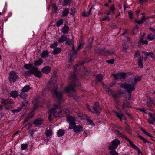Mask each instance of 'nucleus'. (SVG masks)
I'll return each instance as SVG.
<instances>
[{"instance_id": "72a5a7b5", "label": "nucleus", "mask_w": 155, "mask_h": 155, "mask_svg": "<svg viewBox=\"0 0 155 155\" xmlns=\"http://www.w3.org/2000/svg\"><path fill=\"white\" fill-rule=\"evenodd\" d=\"M141 78V77L140 76H137L135 77L134 78V81L132 82L133 83V84L135 85L137 82L140 80Z\"/></svg>"}, {"instance_id": "ea45409f", "label": "nucleus", "mask_w": 155, "mask_h": 155, "mask_svg": "<svg viewBox=\"0 0 155 155\" xmlns=\"http://www.w3.org/2000/svg\"><path fill=\"white\" fill-rule=\"evenodd\" d=\"M86 119L90 124L91 125H94L93 121L90 119V118L89 117L87 116Z\"/></svg>"}, {"instance_id": "13d9d810", "label": "nucleus", "mask_w": 155, "mask_h": 155, "mask_svg": "<svg viewBox=\"0 0 155 155\" xmlns=\"http://www.w3.org/2000/svg\"><path fill=\"white\" fill-rule=\"evenodd\" d=\"M57 45V43L54 42L53 44H51L50 45V47L51 48H54Z\"/></svg>"}, {"instance_id": "4468645a", "label": "nucleus", "mask_w": 155, "mask_h": 155, "mask_svg": "<svg viewBox=\"0 0 155 155\" xmlns=\"http://www.w3.org/2000/svg\"><path fill=\"white\" fill-rule=\"evenodd\" d=\"M43 120L40 118L35 119L33 122V124L35 125L38 126L41 125L42 123Z\"/></svg>"}, {"instance_id": "a211bd4d", "label": "nucleus", "mask_w": 155, "mask_h": 155, "mask_svg": "<svg viewBox=\"0 0 155 155\" xmlns=\"http://www.w3.org/2000/svg\"><path fill=\"white\" fill-rule=\"evenodd\" d=\"M68 39V38L65 35H63L58 39V42L59 43H62L66 41Z\"/></svg>"}, {"instance_id": "bf43d9fd", "label": "nucleus", "mask_w": 155, "mask_h": 155, "mask_svg": "<svg viewBox=\"0 0 155 155\" xmlns=\"http://www.w3.org/2000/svg\"><path fill=\"white\" fill-rule=\"evenodd\" d=\"M114 59H113L106 61L107 63L110 64H113L114 62Z\"/></svg>"}, {"instance_id": "6ab92c4d", "label": "nucleus", "mask_w": 155, "mask_h": 155, "mask_svg": "<svg viewBox=\"0 0 155 155\" xmlns=\"http://www.w3.org/2000/svg\"><path fill=\"white\" fill-rule=\"evenodd\" d=\"M61 51V49L60 48H56L54 49L52 53L54 55H55L60 53Z\"/></svg>"}, {"instance_id": "9d476101", "label": "nucleus", "mask_w": 155, "mask_h": 155, "mask_svg": "<svg viewBox=\"0 0 155 155\" xmlns=\"http://www.w3.org/2000/svg\"><path fill=\"white\" fill-rule=\"evenodd\" d=\"M88 109L91 112L93 113H95L97 114H99L101 112V107H100L98 102L95 103L94 104L93 106V109L94 112L91 111V110L88 107Z\"/></svg>"}, {"instance_id": "338daca9", "label": "nucleus", "mask_w": 155, "mask_h": 155, "mask_svg": "<svg viewBox=\"0 0 155 155\" xmlns=\"http://www.w3.org/2000/svg\"><path fill=\"white\" fill-rule=\"evenodd\" d=\"M148 122L150 124H152L153 123V121L150 119L148 120Z\"/></svg>"}, {"instance_id": "ddd939ff", "label": "nucleus", "mask_w": 155, "mask_h": 155, "mask_svg": "<svg viewBox=\"0 0 155 155\" xmlns=\"http://www.w3.org/2000/svg\"><path fill=\"white\" fill-rule=\"evenodd\" d=\"M131 107L130 104L128 101L125 99H124L122 105V109H124L125 108H131Z\"/></svg>"}, {"instance_id": "412c9836", "label": "nucleus", "mask_w": 155, "mask_h": 155, "mask_svg": "<svg viewBox=\"0 0 155 155\" xmlns=\"http://www.w3.org/2000/svg\"><path fill=\"white\" fill-rule=\"evenodd\" d=\"M115 10L114 6V5L113 4L112 5L110 6V10L107 12V15L110 14H113L114 13V10Z\"/></svg>"}, {"instance_id": "e2e57ef3", "label": "nucleus", "mask_w": 155, "mask_h": 155, "mask_svg": "<svg viewBox=\"0 0 155 155\" xmlns=\"http://www.w3.org/2000/svg\"><path fill=\"white\" fill-rule=\"evenodd\" d=\"M92 8L94 9V8H93L92 7H91L89 9V12H87L88 16L91 15V10Z\"/></svg>"}, {"instance_id": "cd10ccee", "label": "nucleus", "mask_w": 155, "mask_h": 155, "mask_svg": "<svg viewBox=\"0 0 155 155\" xmlns=\"http://www.w3.org/2000/svg\"><path fill=\"white\" fill-rule=\"evenodd\" d=\"M69 13V10L67 8H64L62 13V16H66Z\"/></svg>"}, {"instance_id": "f03ea898", "label": "nucleus", "mask_w": 155, "mask_h": 155, "mask_svg": "<svg viewBox=\"0 0 155 155\" xmlns=\"http://www.w3.org/2000/svg\"><path fill=\"white\" fill-rule=\"evenodd\" d=\"M24 74L26 77L30 76L32 74L36 77L40 78L42 76V74L38 70L37 68L35 67H32L29 71H25Z\"/></svg>"}, {"instance_id": "f3484780", "label": "nucleus", "mask_w": 155, "mask_h": 155, "mask_svg": "<svg viewBox=\"0 0 155 155\" xmlns=\"http://www.w3.org/2000/svg\"><path fill=\"white\" fill-rule=\"evenodd\" d=\"M50 67L48 66H46L44 67L41 69V71L43 73L47 74L49 73L50 71Z\"/></svg>"}, {"instance_id": "864d4df0", "label": "nucleus", "mask_w": 155, "mask_h": 155, "mask_svg": "<svg viewBox=\"0 0 155 155\" xmlns=\"http://www.w3.org/2000/svg\"><path fill=\"white\" fill-rule=\"evenodd\" d=\"M141 130L146 135H147V136H150V134L148 133L147 132H146L144 129L141 128Z\"/></svg>"}, {"instance_id": "9b49d317", "label": "nucleus", "mask_w": 155, "mask_h": 155, "mask_svg": "<svg viewBox=\"0 0 155 155\" xmlns=\"http://www.w3.org/2000/svg\"><path fill=\"white\" fill-rule=\"evenodd\" d=\"M112 75L114 77L115 79H124L125 78L126 74L124 73L112 74Z\"/></svg>"}, {"instance_id": "20e7f679", "label": "nucleus", "mask_w": 155, "mask_h": 155, "mask_svg": "<svg viewBox=\"0 0 155 155\" xmlns=\"http://www.w3.org/2000/svg\"><path fill=\"white\" fill-rule=\"evenodd\" d=\"M135 85L133 83L131 82L130 84H128L126 83H124L121 84L120 87L126 89V91L130 94L133 91L135 90Z\"/></svg>"}, {"instance_id": "423d86ee", "label": "nucleus", "mask_w": 155, "mask_h": 155, "mask_svg": "<svg viewBox=\"0 0 155 155\" xmlns=\"http://www.w3.org/2000/svg\"><path fill=\"white\" fill-rule=\"evenodd\" d=\"M11 104L12 102L9 99H2L1 101V104L2 105L6 110L12 108Z\"/></svg>"}, {"instance_id": "4c0bfd02", "label": "nucleus", "mask_w": 155, "mask_h": 155, "mask_svg": "<svg viewBox=\"0 0 155 155\" xmlns=\"http://www.w3.org/2000/svg\"><path fill=\"white\" fill-rule=\"evenodd\" d=\"M105 89L106 92L108 93V94L109 95L110 94H112V92L113 91L110 90V88L108 86H105Z\"/></svg>"}, {"instance_id": "473e14b6", "label": "nucleus", "mask_w": 155, "mask_h": 155, "mask_svg": "<svg viewBox=\"0 0 155 155\" xmlns=\"http://www.w3.org/2000/svg\"><path fill=\"white\" fill-rule=\"evenodd\" d=\"M19 96L23 99H25L27 97V94L26 92L21 91V92L19 94Z\"/></svg>"}, {"instance_id": "5701e85b", "label": "nucleus", "mask_w": 155, "mask_h": 155, "mask_svg": "<svg viewBox=\"0 0 155 155\" xmlns=\"http://www.w3.org/2000/svg\"><path fill=\"white\" fill-rule=\"evenodd\" d=\"M155 38V35L151 33H149L147 35V39L148 40H153Z\"/></svg>"}, {"instance_id": "6e6552de", "label": "nucleus", "mask_w": 155, "mask_h": 155, "mask_svg": "<svg viewBox=\"0 0 155 155\" xmlns=\"http://www.w3.org/2000/svg\"><path fill=\"white\" fill-rule=\"evenodd\" d=\"M120 141L117 139H115L112 141L111 142V145L108 147L109 150H113L116 149L118 145L120 144Z\"/></svg>"}, {"instance_id": "393cba45", "label": "nucleus", "mask_w": 155, "mask_h": 155, "mask_svg": "<svg viewBox=\"0 0 155 155\" xmlns=\"http://www.w3.org/2000/svg\"><path fill=\"white\" fill-rule=\"evenodd\" d=\"M10 95L12 97L15 98L18 97V94L16 91H11Z\"/></svg>"}, {"instance_id": "2f4dec72", "label": "nucleus", "mask_w": 155, "mask_h": 155, "mask_svg": "<svg viewBox=\"0 0 155 155\" xmlns=\"http://www.w3.org/2000/svg\"><path fill=\"white\" fill-rule=\"evenodd\" d=\"M141 43H142V44H146L147 45L148 43V42L147 40H143L142 37H141L140 39V40L138 42V44L139 45H141Z\"/></svg>"}, {"instance_id": "f257e3e1", "label": "nucleus", "mask_w": 155, "mask_h": 155, "mask_svg": "<svg viewBox=\"0 0 155 155\" xmlns=\"http://www.w3.org/2000/svg\"><path fill=\"white\" fill-rule=\"evenodd\" d=\"M58 86L57 84H55L54 85L53 90L52 91V93L53 94L54 97L58 100V102L55 101L54 103V106L56 107L52 108L50 111V113L53 115L56 113V109L60 107L61 104L60 101L62 98V93L57 91Z\"/></svg>"}, {"instance_id": "c85d7f7f", "label": "nucleus", "mask_w": 155, "mask_h": 155, "mask_svg": "<svg viewBox=\"0 0 155 155\" xmlns=\"http://www.w3.org/2000/svg\"><path fill=\"white\" fill-rule=\"evenodd\" d=\"M52 130L51 128H50L49 130H47L45 132V135L47 137H49L52 135Z\"/></svg>"}, {"instance_id": "6e6d98bb", "label": "nucleus", "mask_w": 155, "mask_h": 155, "mask_svg": "<svg viewBox=\"0 0 155 155\" xmlns=\"http://www.w3.org/2000/svg\"><path fill=\"white\" fill-rule=\"evenodd\" d=\"M101 20L102 21L107 20V21H110V19L109 16H106L104 18H102Z\"/></svg>"}, {"instance_id": "b1692460", "label": "nucleus", "mask_w": 155, "mask_h": 155, "mask_svg": "<svg viewBox=\"0 0 155 155\" xmlns=\"http://www.w3.org/2000/svg\"><path fill=\"white\" fill-rule=\"evenodd\" d=\"M65 133V131L62 129H59L57 131V135L59 137L63 136Z\"/></svg>"}, {"instance_id": "f8f14e48", "label": "nucleus", "mask_w": 155, "mask_h": 155, "mask_svg": "<svg viewBox=\"0 0 155 155\" xmlns=\"http://www.w3.org/2000/svg\"><path fill=\"white\" fill-rule=\"evenodd\" d=\"M73 127L74 128L72 129H73L74 131L76 133H79L82 131L83 130V127L81 125H76V124H75V126Z\"/></svg>"}, {"instance_id": "774afa93", "label": "nucleus", "mask_w": 155, "mask_h": 155, "mask_svg": "<svg viewBox=\"0 0 155 155\" xmlns=\"http://www.w3.org/2000/svg\"><path fill=\"white\" fill-rule=\"evenodd\" d=\"M82 15L83 16H86L87 17L88 16V15L87 13H85V12H84L83 13H82Z\"/></svg>"}, {"instance_id": "79ce46f5", "label": "nucleus", "mask_w": 155, "mask_h": 155, "mask_svg": "<svg viewBox=\"0 0 155 155\" xmlns=\"http://www.w3.org/2000/svg\"><path fill=\"white\" fill-rule=\"evenodd\" d=\"M22 108V107H21L18 108V109H15L13 110H11V111L14 113L18 112L21 111Z\"/></svg>"}, {"instance_id": "09e8293b", "label": "nucleus", "mask_w": 155, "mask_h": 155, "mask_svg": "<svg viewBox=\"0 0 155 155\" xmlns=\"http://www.w3.org/2000/svg\"><path fill=\"white\" fill-rule=\"evenodd\" d=\"M28 146L27 144H23L21 145V147L22 150L26 149L28 147Z\"/></svg>"}, {"instance_id": "58836bf2", "label": "nucleus", "mask_w": 155, "mask_h": 155, "mask_svg": "<svg viewBox=\"0 0 155 155\" xmlns=\"http://www.w3.org/2000/svg\"><path fill=\"white\" fill-rule=\"evenodd\" d=\"M36 101L34 100L33 101V103L34 105L33 109L32 110V113H33L34 111L37 109L38 106V104L37 103H36Z\"/></svg>"}, {"instance_id": "3c124183", "label": "nucleus", "mask_w": 155, "mask_h": 155, "mask_svg": "<svg viewBox=\"0 0 155 155\" xmlns=\"http://www.w3.org/2000/svg\"><path fill=\"white\" fill-rule=\"evenodd\" d=\"M128 14L129 16L130 19H132L133 18V12L132 11H129L128 13Z\"/></svg>"}, {"instance_id": "5fc2aeb1", "label": "nucleus", "mask_w": 155, "mask_h": 155, "mask_svg": "<svg viewBox=\"0 0 155 155\" xmlns=\"http://www.w3.org/2000/svg\"><path fill=\"white\" fill-rule=\"evenodd\" d=\"M64 113L66 114L67 116H69L68 115L70 114V112L69 111L68 109H65L64 111Z\"/></svg>"}, {"instance_id": "c03bdc74", "label": "nucleus", "mask_w": 155, "mask_h": 155, "mask_svg": "<svg viewBox=\"0 0 155 155\" xmlns=\"http://www.w3.org/2000/svg\"><path fill=\"white\" fill-rule=\"evenodd\" d=\"M96 79L99 81H101L102 79V76L101 74L97 75L96 76Z\"/></svg>"}, {"instance_id": "0e129e2a", "label": "nucleus", "mask_w": 155, "mask_h": 155, "mask_svg": "<svg viewBox=\"0 0 155 155\" xmlns=\"http://www.w3.org/2000/svg\"><path fill=\"white\" fill-rule=\"evenodd\" d=\"M52 114L50 113L49 115L48 116V119L49 121H51L52 120V119L51 118Z\"/></svg>"}, {"instance_id": "8fccbe9b", "label": "nucleus", "mask_w": 155, "mask_h": 155, "mask_svg": "<svg viewBox=\"0 0 155 155\" xmlns=\"http://www.w3.org/2000/svg\"><path fill=\"white\" fill-rule=\"evenodd\" d=\"M138 137L139 138H140L144 142V143H149V142L148 141H147V140L144 139L142 136L140 135H138Z\"/></svg>"}, {"instance_id": "c9c22d12", "label": "nucleus", "mask_w": 155, "mask_h": 155, "mask_svg": "<svg viewBox=\"0 0 155 155\" xmlns=\"http://www.w3.org/2000/svg\"><path fill=\"white\" fill-rule=\"evenodd\" d=\"M143 60V58L140 57L138 62V65L141 68H142L143 67V64H142Z\"/></svg>"}, {"instance_id": "69168bd1", "label": "nucleus", "mask_w": 155, "mask_h": 155, "mask_svg": "<svg viewBox=\"0 0 155 155\" xmlns=\"http://www.w3.org/2000/svg\"><path fill=\"white\" fill-rule=\"evenodd\" d=\"M83 72H84L85 75L87 74L88 73V71L86 68H84Z\"/></svg>"}, {"instance_id": "7ed1b4c3", "label": "nucleus", "mask_w": 155, "mask_h": 155, "mask_svg": "<svg viewBox=\"0 0 155 155\" xmlns=\"http://www.w3.org/2000/svg\"><path fill=\"white\" fill-rule=\"evenodd\" d=\"M76 77L75 74H74L72 76H71L69 78L70 80L72 79V80L71 82H70L69 85L65 89V91L67 92H68L70 91H74V88L76 86V84L74 83L75 79Z\"/></svg>"}, {"instance_id": "39448f33", "label": "nucleus", "mask_w": 155, "mask_h": 155, "mask_svg": "<svg viewBox=\"0 0 155 155\" xmlns=\"http://www.w3.org/2000/svg\"><path fill=\"white\" fill-rule=\"evenodd\" d=\"M67 120L69 123V129H72L74 128V126H75V122L77 121L74 117L71 116H68L66 117Z\"/></svg>"}, {"instance_id": "f704fd0d", "label": "nucleus", "mask_w": 155, "mask_h": 155, "mask_svg": "<svg viewBox=\"0 0 155 155\" xmlns=\"http://www.w3.org/2000/svg\"><path fill=\"white\" fill-rule=\"evenodd\" d=\"M30 89L31 88L29 85H26L23 87L21 91L25 92H28Z\"/></svg>"}, {"instance_id": "de8ad7c7", "label": "nucleus", "mask_w": 155, "mask_h": 155, "mask_svg": "<svg viewBox=\"0 0 155 155\" xmlns=\"http://www.w3.org/2000/svg\"><path fill=\"white\" fill-rule=\"evenodd\" d=\"M53 11L54 12L56 13L57 10V8L56 6V5L55 4H54L52 5Z\"/></svg>"}, {"instance_id": "680f3d73", "label": "nucleus", "mask_w": 155, "mask_h": 155, "mask_svg": "<svg viewBox=\"0 0 155 155\" xmlns=\"http://www.w3.org/2000/svg\"><path fill=\"white\" fill-rule=\"evenodd\" d=\"M69 0H64L63 2V5L64 6L67 5L69 3Z\"/></svg>"}, {"instance_id": "a19ab883", "label": "nucleus", "mask_w": 155, "mask_h": 155, "mask_svg": "<svg viewBox=\"0 0 155 155\" xmlns=\"http://www.w3.org/2000/svg\"><path fill=\"white\" fill-rule=\"evenodd\" d=\"M63 20L62 19H60L58 21L56 22V25L57 26H59L63 24Z\"/></svg>"}, {"instance_id": "c756f323", "label": "nucleus", "mask_w": 155, "mask_h": 155, "mask_svg": "<svg viewBox=\"0 0 155 155\" xmlns=\"http://www.w3.org/2000/svg\"><path fill=\"white\" fill-rule=\"evenodd\" d=\"M114 113L115 115L118 117L121 121L122 120L123 118L124 117V116L122 114L120 113L115 111H114Z\"/></svg>"}, {"instance_id": "1a4fd4ad", "label": "nucleus", "mask_w": 155, "mask_h": 155, "mask_svg": "<svg viewBox=\"0 0 155 155\" xmlns=\"http://www.w3.org/2000/svg\"><path fill=\"white\" fill-rule=\"evenodd\" d=\"M9 80L11 82H14L16 79L18 78V77L17 74L15 72L11 71L9 74Z\"/></svg>"}, {"instance_id": "37998d69", "label": "nucleus", "mask_w": 155, "mask_h": 155, "mask_svg": "<svg viewBox=\"0 0 155 155\" xmlns=\"http://www.w3.org/2000/svg\"><path fill=\"white\" fill-rule=\"evenodd\" d=\"M125 130L129 134H131V130L128 126H127L126 127Z\"/></svg>"}, {"instance_id": "49530a36", "label": "nucleus", "mask_w": 155, "mask_h": 155, "mask_svg": "<svg viewBox=\"0 0 155 155\" xmlns=\"http://www.w3.org/2000/svg\"><path fill=\"white\" fill-rule=\"evenodd\" d=\"M152 103L153 102L151 99H149L146 103L147 106L148 107L151 106Z\"/></svg>"}, {"instance_id": "a878e982", "label": "nucleus", "mask_w": 155, "mask_h": 155, "mask_svg": "<svg viewBox=\"0 0 155 155\" xmlns=\"http://www.w3.org/2000/svg\"><path fill=\"white\" fill-rule=\"evenodd\" d=\"M43 62V60L41 58H40L38 60L35 61L34 62V64L35 66H39L41 65L42 64Z\"/></svg>"}, {"instance_id": "aec40b11", "label": "nucleus", "mask_w": 155, "mask_h": 155, "mask_svg": "<svg viewBox=\"0 0 155 155\" xmlns=\"http://www.w3.org/2000/svg\"><path fill=\"white\" fill-rule=\"evenodd\" d=\"M120 92L117 91V93H115V91H112V94H110V95H112L113 97L115 99H117L119 97V94H120Z\"/></svg>"}, {"instance_id": "0eeeda50", "label": "nucleus", "mask_w": 155, "mask_h": 155, "mask_svg": "<svg viewBox=\"0 0 155 155\" xmlns=\"http://www.w3.org/2000/svg\"><path fill=\"white\" fill-rule=\"evenodd\" d=\"M95 51L97 53L104 55L114 54V51H110L106 50L105 49L96 48Z\"/></svg>"}, {"instance_id": "a18cd8bd", "label": "nucleus", "mask_w": 155, "mask_h": 155, "mask_svg": "<svg viewBox=\"0 0 155 155\" xmlns=\"http://www.w3.org/2000/svg\"><path fill=\"white\" fill-rule=\"evenodd\" d=\"M110 155H118V153L114 150H111L109 152Z\"/></svg>"}, {"instance_id": "7c9ffc66", "label": "nucleus", "mask_w": 155, "mask_h": 155, "mask_svg": "<svg viewBox=\"0 0 155 155\" xmlns=\"http://www.w3.org/2000/svg\"><path fill=\"white\" fill-rule=\"evenodd\" d=\"M49 56V53L48 51L46 50L43 51L41 54V57L42 58H45Z\"/></svg>"}, {"instance_id": "4be33fe9", "label": "nucleus", "mask_w": 155, "mask_h": 155, "mask_svg": "<svg viewBox=\"0 0 155 155\" xmlns=\"http://www.w3.org/2000/svg\"><path fill=\"white\" fill-rule=\"evenodd\" d=\"M117 132H118L119 135L120 136V137L123 138H124L125 140H127L129 142V143L130 144H131V143H132V142L130 140L129 138H128L125 135L121 133H120V132L118 131H117Z\"/></svg>"}, {"instance_id": "2eb2a0df", "label": "nucleus", "mask_w": 155, "mask_h": 155, "mask_svg": "<svg viewBox=\"0 0 155 155\" xmlns=\"http://www.w3.org/2000/svg\"><path fill=\"white\" fill-rule=\"evenodd\" d=\"M69 30V27L66 24L64 25L61 29V31L64 34L67 33Z\"/></svg>"}, {"instance_id": "dca6fc26", "label": "nucleus", "mask_w": 155, "mask_h": 155, "mask_svg": "<svg viewBox=\"0 0 155 155\" xmlns=\"http://www.w3.org/2000/svg\"><path fill=\"white\" fill-rule=\"evenodd\" d=\"M66 43L67 44H68L70 45H72V50L73 51V54H76V52L75 51V49L74 48V45L72 44L73 42L72 41L70 40L68 38V39L66 41Z\"/></svg>"}, {"instance_id": "bb28decb", "label": "nucleus", "mask_w": 155, "mask_h": 155, "mask_svg": "<svg viewBox=\"0 0 155 155\" xmlns=\"http://www.w3.org/2000/svg\"><path fill=\"white\" fill-rule=\"evenodd\" d=\"M130 145L133 148L137 150L138 154H140L142 153V152L140 151V149H139L137 146L133 143L132 142L131 143Z\"/></svg>"}, {"instance_id": "e433bc0d", "label": "nucleus", "mask_w": 155, "mask_h": 155, "mask_svg": "<svg viewBox=\"0 0 155 155\" xmlns=\"http://www.w3.org/2000/svg\"><path fill=\"white\" fill-rule=\"evenodd\" d=\"M32 64H25L24 66V67L26 69H31L33 67H32Z\"/></svg>"}, {"instance_id": "603ef678", "label": "nucleus", "mask_w": 155, "mask_h": 155, "mask_svg": "<svg viewBox=\"0 0 155 155\" xmlns=\"http://www.w3.org/2000/svg\"><path fill=\"white\" fill-rule=\"evenodd\" d=\"M33 117L34 115L33 114H32L31 116L28 117L25 119V122H27L30 118H33Z\"/></svg>"}, {"instance_id": "4d7b16f0", "label": "nucleus", "mask_w": 155, "mask_h": 155, "mask_svg": "<svg viewBox=\"0 0 155 155\" xmlns=\"http://www.w3.org/2000/svg\"><path fill=\"white\" fill-rule=\"evenodd\" d=\"M149 115H150L151 116L150 117V119L152 120L153 121H154L155 122V115H154V116H152L151 115V113H148Z\"/></svg>"}, {"instance_id": "052dcab7", "label": "nucleus", "mask_w": 155, "mask_h": 155, "mask_svg": "<svg viewBox=\"0 0 155 155\" xmlns=\"http://www.w3.org/2000/svg\"><path fill=\"white\" fill-rule=\"evenodd\" d=\"M137 56H140V54L139 51H136L134 55V57L135 58H136L137 57Z\"/></svg>"}]
</instances>
